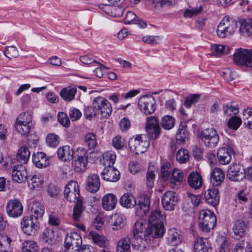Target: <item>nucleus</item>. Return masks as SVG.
Masks as SVG:
<instances>
[{
	"instance_id": "nucleus-17",
	"label": "nucleus",
	"mask_w": 252,
	"mask_h": 252,
	"mask_svg": "<svg viewBox=\"0 0 252 252\" xmlns=\"http://www.w3.org/2000/svg\"><path fill=\"white\" fill-rule=\"evenodd\" d=\"M145 233L147 237L149 236L153 238H158L162 237L164 233L163 223H148Z\"/></svg>"
},
{
	"instance_id": "nucleus-45",
	"label": "nucleus",
	"mask_w": 252,
	"mask_h": 252,
	"mask_svg": "<svg viewBox=\"0 0 252 252\" xmlns=\"http://www.w3.org/2000/svg\"><path fill=\"white\" fill-rule=\"evenodd\" d=\"M12 240L7 235L1 236L0 239V252H10L12 250Z\"/></svg>"
},
{
	"instance_id": "nucleus-19",
	"label": "nucleus",
	"mask_w": 252,
	"mask_h": 252,
	"mask_svg": "<svg viewBox=\"0 0 252 252\" xmlns=\"http://www.w3.org/2000/svg\"><path fill=\"white\" fill-rule=\"evenodd\" d=\"M28 176L26 167L22 165H17L13 166L12 170V178L13 180L19 183L25 181Z\"/></svg>"
},
{
	"instance_id": "nucleus-5",
	"label": "nucleus",
	"mask_w": 252,
	"mask_h": 252,
	"mask_svg": "<svg viewBox=\"0 0 252 252\" xmlns=\"http://www.w3.org/2000/svg\"><path fill=\"white\" fill-rule=\"evenodd\" d=\"M200 138L206 146L211 148L215 147L220 140L218 131L213 127L203 129L200 133Z\"/></svg>"
},
{
	"instance_id": "nucleus-60",
	"label": "nucleus",
	"mask_w": 252,
	"mask_h": 252,
	"mask_svg": "<svg viewBox=\"0 0 252 252\" xmlns=\"http://www.w3.org/2000/svg\"><path fill=\"white\" fill-rule=\"evenodd\" d=\"M242 120L240 118L235 116L230 118L228 121L227 125L229 128L237 130L242 124Z\"/></svg>"
},
{
	"instance_id": "nucleus-14",
	"label": "nucleus",
	"mask_w": 252,
	"mask_h": 252,
	"mask_svg": "<svg viewBox=\"0 0 252 252\" xmlns=\"http://www.w3.org/2000/svg\"><path fill=\"white\" fill-rule=\"evenodd\" d=\"M6 212L7 215L11 218H18L23 214V205L18 199H11L6 204Z\"/></svg>"
},
{
	"instance_id": "nucleus-64",
	"label": "nucleus",
	"mask_w": 252,
	"mask_h": 252,
	"mask_svg": "<svg viewBox=\"0 0 252 252\" xmlns=\"http://www.w3.org/2000/svg\"><path fill=\"white\" fill-rule=\"evenodd\" d=\"M220 75L224 80L231 81L236 76V72L229 68H225L221 71Z\"/></svg>"
},
{
	"instance_id": "nucleus-32",
	"label": "nucleus",
	"mask_w": 252,
	"mask_h": 252,
	"mask_svg": "<svg viewBox=\"0 0 252 252\" xmlns=\"http://www.w3.org/2000/svg\"><path fill=\"white\" fill-rule=\"evenodd\" d=\"M89 238L93 242L100 247H106L109 245V241L106 237L99 235L96 232L90 231L89 233Z\"/></svg>"
},
{
	"instance_id": "nucleus-61",
	"label": "nucleus",
	"mask_w": 252,
	"mask_h": 252,
	"mask_svg": "<svg viewBox=\"0 0 252 252\" xmlns=\"http://www.w3.org/2000/svg\"><path fill=\"white\" fill-rule=\"evenodd\" d=\"M142 41L150 44H158L161 41V37L158 35H146L142 38Z\"/></svg>"
},
{
	"instance_id": "nucleus-58",
	"label": "nucleus",
	"mask_w": 252,
	"mask_h": 252,
	"mask_svg": "<svg viewBox=\"0 0 252 252\" xmlns=\"http://www.w3.org/2000/svg\"><path fill=\"white\" fill-rule=\"evenodd\" d=\"M189 157L188 150L185 149H179L176 154V159L180 163L187 162L189 160Z\"/></svg>"
},
{
	"instance_id": "nucleus-16",
	"label": "nucleus",
	"mask_w": 252,
	"mask_h": 252,
	"mask_svg": "<svg viewBox=\"0 0 252 252\" xmlns=\"http://www.w3.org/2000/svg\"><path fill=\"white\" fill-rule=\"evenodd\" d=\"M244 168L241 164H232L227 171V176L232 181H240L244 178Z\"/></svg>"
},
{
	"instance_id": "nucleus-62",
	"label": "nucleus",
	"mask_w": 252,
	"mask_h": 252,
	"mask_svg": "<svg viewBox=\"0 0 252 252\" xmlns=\"http://www.w3.org/2000/svg\"><path fill=\"white\" fill-rule=\"evenodd\" d=\"M251 248V245L248 242L242 240L236 244L234 252H245L246 249L250 250Z\"/></svg>"
},
{
	"instance_id": "nucleus-44",
	"label": "nucleus",
	"mask_w": 252,
	"mask_h": 252,
	"mask_svg": "<svg viewBox=\"0 0 252 252\" xmlns=\"http://www.w3.org/2000/svg\"><path fill=\"white\" fill-rule=\"evenodd\" d=\"M117 252H130V240L128 237L121 239L117 243Z\"/></svg>"
},
{
	"instance_id": "nucleus-40",
	"label": "nucleus",
	"mask_w": 252,
	"mask_h": 252,
	"mask_svg": "<svg viewBox=\"0 0 252 252\" xmlns=\"http://www.w3.org/2000/svg\"><path fill=\"white\" fill-rule=\"evenodd\" d=\"M164 219L165 216L162 215L160 210H155L152 211L149 215L148 218V223H163V220Z\"/></svg>"
},
{
	"instance_id": "nucleus-20",
	"label": "nucleus",
	"mask_w": 252,
	"mask_h": 252,
	"mask_svg": "<svg viewBox=\"0 0 252 252\" xmlns=\"http://www.w3.org/2000/svg\"><path fill=\"white\" fill-rule=\"evenodd\" d=\"M101 175L104 180L116 182L119 179L120 173L113 166L105 167Z\"/></svg>"
},
{
	"instance_id": "nucleus-34",
	"label": "nucleus",
	"mask_w": 252,
	"mask_h": 252,
	"mask_svg": "<svg viewBox=\"0 0 252 252\" xmlns=\"http://www.w3.org/2000/svg\"><path fill=\"white\" fill-rule=\"evenodd\" d=\"M219 252H229L231 249V243L229 240L223 235H220L217 238Z\"/></svg>"
},
{
	"instance_id": "nucleus-36",
	"label": "nucleus",
	"mask_w": 252,
	"mask_h": 252,
	"mask_svg": "<svg viewBox=\"0 0 252 252\" xmlns=\"http://www.w3.org/2000/svg\"><path fill=\"white\" fill-rule=\"evenodd\" d=\"M239 23V31L242 34L245 36L252 34V19H242Z\"/></svg>"
},
{
	"instance_id": "nucleus-4",
	"label": "nucleus",
	"mask_w": 252,
	"mask_h": 252,
	"mask_svg": "<svg viewBox=\"0 0 252 252\" xmlns=\"http://www.w3.org/2000/svg\"><path fill=\"white\" fill-rule=\"evenodd\" d=\"M149 145L150 142L145 136L137 135L130 138L128 141L130 150L136 155L144 153Z\"/></svg>"
},
{
	"instance_id": "nucleus-55",
	"label": "nucleus",
	"mask_w": 252,
	"mask_h": 252,
	"mask_svg": "<svg viewBox=\"0 0 252 252\" xmlns=\"http://www.w3.org/2000/svg\"><path fill=\"white\" fill-rule=\"evenodd\" d=\"M60 142L59 135L54 133H51L46 136V144L50 147L56 148Z\"/></svg>"
},
{
	"instance_id": "nucleus-47",
	"label": "nucleus",
	"mask_w": 252,
	"mask_h": 252,
	"mask_svg": "<svg viewBox=\"0 0 252 252\" xmlns=\"http://www.w3.org/2000/svg\"><path fill=\"white\" fill-rule=\"evenodd\" d=\"M30 152L26 146H22L18 150L17 154V159L21 162L25 163L29 159Z\"/></svg>"
},
{
	"instance_id": "nucleus-26",
	"label": "nucleus",
	"mask_w": 252,
	"mask_h": 252,
	"mask_svg": "<svg viewBox=\"0 0 252 252\" xmlns=\"http://www.w3.org/2000/svg\"><path fill=\"white\" fill-rule=\"evenodd\" d=\"M204 197L209 204L215 206L220 201L219 190L217 188L213 187L205 192Z\"/></svg>"
},
{
	"instance_id": "nucleus-35",
	"label": "nucleus",
	"mask_w": 252,
	"mask_h": 252,
	"mask_svg": "<svg viewBox=\"0 0 252 252\" xmlns=\"http://www.w3.org/2000/svg\"><path fill=\"white\" fill-rule=\"evenodd\" d=\"M136 199L134 196L129 193H124L120 198V205L126 208H131L134 206Z\"/></svg>"
},
{
	"instance_id": "nucleus-9",
	"label": "nucleus",
	"mask_w": 252,
	"mask_h": 252,
	"mask_svg": "<svg viewBox=\"0 0 252 252\" xmlns=\"http://www.w3.org/2000/svg\"><path fill=\"white\" fill-rule=\"evenodd\" d=\"M20 225L23 232L28 236H35L39 228L37 220L29 216L24 217L21 220Z\"/></svg>"
},
{
	"instance_id": "nucleus-1",
	"label": "nucleus",
	"mask_w": 252,
	"mask_h": 252,
	"mask_svg": "<svg viewBox=\"0 0 252 252\" xmlns=\"http://www.w3.org/2000/svg\"><path fill=\"white\" fill-rule=\"evenodd\" d=\"M112 111V107L107 99L102 96L95 97L92 102V108L85 107L84 115L86 118L91 119L97 116L101 118L109 117Z\"/></svg>"
},
{
	"instance_id": "nucleus-63",
	"label": "nucleus",
	"mask_w": 252,
	"mask_h": 252,
	"mask_svg": "<svg viewBox=\"0 0 252 252\" xmlns=\"http://www.w3.org/2000/svg\"><path fill=\"white\" fill-rule=\"evenodd\" d=\"M199 96V94H193L186 97L184 103L185 106L187 108H190L193 104L197 101Z\"/></svg>"
},
{
	"instance_id": "nucleus-12",
	"label": "nucleus",
	"mask_w": 252,
	"mask_h": 252,
	"mask_svg": "<svg viewBox=\"0 0 252 252\" xmlns=\"http://www.w3.org/2000/svg\"><path fill=\"white\" fill-rule=\"evenodd\" d=\"M77 158L73 161L74 170L78 172H82L86 170L88 160V152L83 147H79L77 151Z\"/></svg>"
},
{
	"instance_id": "nucleus-51",
	"label": "nucleus",
	"mask_w": 252,
	"mask_h": 252,
	"mask_svg": "<svg viewBox=\"0 0 252 252\" xmlns=\"http://www.w3.org/2000/svg\"><path fill=\"white\" fill-rule=\"evenodd\" d=\"M189 133L186 128L183 126H180L176 135V140L179 144L184 143L188 139Z\"/></svg>"
},
{
	"instance_id": "nucleus-52",
	"label": "nucleus",
	"mask_w": 252,
	"mask_h": 252,
	"mask_svg": "<svg viewBox=\"0 0 252 252\" xmlns=\"http://www.w3.org/2000/svg\"><path fill=\"white\" fill-rule=\"evenodd\" d=\"M173 170L171 168V164L168 162H164L161 167V177L165 181L168 180L170 178Z\"/></svg>"
},
{
	"instance_id": "nucleus-10",
	"label": "nucleus",
	"mask_w": 252,
	"mask_h": 252,
	"mask_svg": "<svg viewBox=\"0 0 252 252\" xmlns=\"http://www.w3.org/2000/svg\"><path fill=\"white\" fill-rule=\"evenodd\" d=\"M150 198L148 195H140L137 197L134 206L135 215L139 217L145 216L150 210Z\"/></svg>"
},
{
	"instance_id": "nucleus-8",
	"label": "nucleus",
	"mask_w": 252,
	"mask_h": 252,
	"mask_svg": "<svg viewBox=\"0 0 252 252\" xmlns=\"http://www.w3.org/2000/svg\"><path fill=\"white\" fill-rule=\"evenodd\" d=\"M64 196L70 202L76 203L82 201L77 182L71 181L67 184L64 189Z\"/></svg>"
},
{
	"instance_id": "nucleus-43",
	"label": "nucleus",
	"mask_w": 252,
	"mask_h": 252,
	"mask_svg": "<svg viewBox=\"0 0 252 252\" xmlns=\"http://www.w3.org/2000/svg\"><path fill=\"white\" fill-rule=\"evenodd\" d=\"M84 142L89 149H94L97 145L96 135L94 132L87 133L84 136Z\"/></svg>"
},
{
	"instance_id": "nucleus-22",
	"label": "nucleus",
	"mask_w": 252,
	"mask_h": 252,
	"mask_svg": "<svg viewBox=\"0 0 252 252\" xmlns=\"http://www.w3.org/2000/svg\"><path fill=\"white\" fill-rule=\"evenodd\" d=\"M117 202V198L114 194L107 193L102 198V207L106 211H111L116 208Z\"/></svg>"
},
{
	"instance_id": "nucleus-23",
	"label": "nucleus",
	"mask_w": 252,
	"mask_h": 252,
	"mask_svg": "<svg viewBox=\"0 0 252 252\" xmlns=\"http://www.w3.org/2000/svg\"><path fill=\"white\" fill-rule=\"evenodd\" d=\"M184 176V174L181 170L174 168L169 179L170 187L172 189L179 188L183 182Z\"/></svg>"
},
{
	"instance_id": "nucleus-46",
	"label": "nucleus",
	"mask_w": 252,
	"mask_h": 252,
	"mask_svg": "<svg viewBox=\"0 0 252 252\" xmlns=\"http://www.w3.org/2000/svg\"><path fill=\"white\" fill-rule=\"evenodd\" d=\"M211 49L212 55L215 57H220L229 53V47L225 45H213Z\"/></svg>"
},
{
	"instance_id": "nucleus-30",
	"label": "nucleus",
	"mask_w": 252,
	"mask_h": 252,
	"mask_svg": "<svg viewBox=\"0 0 252 252\" xmlns=\"http://www.w3.org/2000/svg\"><path fill=\"white\" fill-rule=\"evenodd\" d=\"M57 153L59 158L63 161H69L73 158V151L68 145L59 147Z\"/></svg>"
},
{
	"instance_id": "nucleus-3",
	"label": "nucleus",
	"mask_w": 252,
	"mask_h": 252,
	"mask_svg": "<svg viewBox=\"0 0 252 252\" xmlns=\"http://www.w3.org/2000/svg\"><path fill=\"white\" fill-rule=\"evenodd\" d=\"M237 28V22L229 17H225L217 26V34L220 38H225L233 34Z\"/></svg>"
},
{
	"instance_id": "nucleus-56",
	"label": "nucleus",
	"mask_w": 252,
	"mask_h": 252,
	"mask_svg": "<svg viewBox=\"0 0 252 252\" xmlns=\"http://www.w3.org/2000/svg\"><path fill=\"white\" fill-rule=\"evenodd\" d=\"M243 119L246 126L252 129V108H248L243 111Z\"/></svg>"
},
{
	"instance_id": "nucleus-54",
	"label": "nucleus",
	"mask_w": 252,
	"mask_h": 252,
	"mask_svg": "<svg viewBox=\"0 0 252 252\" xmlns=\"http://www.w3.org/2000/svg\"><path fill=\"white\" fill-rule=\"evenodd\" d=\"M161 124L163 128L170 130L174 126L175 119L170 115H165L161 119Z\"/></svg>"
},
{
	"instance_id": "nucleus-38",
	"label": "nucleus",
	"mask_w": 252,
	"mask_h": 252,
	"mask_svg": "<svg viewBox=\"0 0 252 252\" xmlns=\"http://www.w3.org/2000/svg\"><path fill=\"white\" fill-rule=\"evenodd\" d=\"M146 228V224L143 223V220L142 219H139L136 221L133 228V234L135 238H142L144 236L146 237V233L144 231Z\"/></svg>"
},
{
	"instance_id": "nucleus-37",
	"label": "nucleus",
	"mask_w": 252,
	"mask_h": 252,
	"mask_svg": "<svg viewBox=\"0 0 252 252\" xmlns=\"http://www.w3.org/2000/svg\"><path fill=\"white\" fill-rule=\"evenodd\" d=\"M29 178L28 184L31 189H38L42 186L43 178L39 174L31 175Z\"/></svg>"
},
{
	"instance_id": "nucleus-57",
	"label": "nucleus",
	"mask_w": 252,
	"mask_h": 252,
	"mask_svg": "<svg viewBox=\"0 0 252 252\" xmlns=\"http://www.w3.org/2000/svg\"><path fill=\"white\" fill-rule=\"evenodd\" d=\"M41 238L47 244H52L55 241L54 231L51 229L45 230L41 235Z\"/></svg>"
},
{
	"instance_id": "nucleus-15",
	"label": "nucleus",
	"mask_w": 252,
	"mask_h": 252,
	"mask_svg": "<svg viewBox=\"0 0 252 252\" xmlns=\"http://www.w3.org/2000/svg\"><path fill=\"white\" fill-rule=\"evenodd\" d=\"M178 202V198L176 193L173 191L165 192L161 197V204L163 208L167 211L174 210Z\"/></svg>"
},
{
	"instance_id": "nucleus-18",
	"label": "nucleus",
	"mask_w": 252,
	"mask_h": 252,
	"mask_svg": "<svg viewBox=\"0 0 252 252\" xmlns=\"http://www.w3.org/2000/svg\"><path fill=\"white\" fill-rule=\"evenodd\" d=\"M165 239L167 245L177 246L181 243L182 240L181 232L175 228H170L167 232Z\"/></svg>"
},
{
	"instance_id": "nucleus-11",
	"label": "nucleus",
	"mask_w": 252,
	"mask_h": 252,
	"mask_svg": "<svg viewBox=\"0 0 252 252\" xmlns=\"http://www.w3.org/2000/svg\"><path fill=\"white\" fill-rule=\"evenodd\" d=\"M82 238L76 232L68 234L64 241V248L68 252H78L82 245Z\"/></svg>"
},
{
	"instance_id": "nucleus-25",
	"label": "nucleus",
	"mask_w": 252,
	"mask_h": 252,
	"mask_svg": "<svg viewBox=\"0 0 252 252\" xmlns=\"http://www.w3.org/2000/svg\"><path fill=\"white\" fill-rule=\"evenodd\" d=\"M232 152L230 148H219L217 152V158L219 163L222 165L228 164L231 161Z\"/></svg>"
},
{
	"instance_id": "nucleus-29",
	"label": "nucleus",
	"mask_w": 252,
	"mask_h": 252,
	"mask_svg": "<svg viewBox=\"0 0 252 252\" xmlns=\"http://www.w3.org/2000/svg\"><path fill=\"white\" fill-rule=\"evenodd\" d=\"M225 174L220 168H215L211 173V182L213 187L221 185L224 180Z\"/></svg>"
},
{
	"instance_id": "nucleus-48",
	"label": "nucleus",
	"mask_w": 252,
	"mask_h": 252,
	"mask_svg": "<svg viewBox=\"0 0 252 252\" xmlns=\"http://www.w3.org/2000/svg\"><path fill=\"white\" fill-rule=\"evenodd\" d=\"M223 111L224 116L226 117L236 115L239 112L237 105L232 102H228L224 104L223 106Z\"/></svg>"
},
{
	"instance_id": "nucleus-49",
	"label": "nucleus",
	"mask_w": 252,
	"mask_h": 252,
	"mask_svg": "<svg viewBox=\"0 0 252 252\" xmlns=\"http://www.w3.org/2000/svg\"><path fill=\"white\" fill-rule=\"evenodd\" d=\"M38 246L33 240L24 241L22 246V252H37Z\"/></svg>"
},
{
	"instance_id": "nucleus-21",
	"label": "nucleus",
	"mask_w": 252,
	"mask_h": 252,
	"mask_svg": "<svg viewBox=\"0 0 252 252\" xmlns=\"http://www.w3.org/2000/svg\"><path fill=\"white\" fill-rule=\"evenodd\" d=\"M32 158L33 163L37 168H43L49 165V158L43 152H38L34 153Z\"/></svg>"
},
{
	"instance_id": "nucleus-7",
	"label": "nucleus",
	"mask_w": 252,
	"mask_h": 252,
	"mask_svg": "<svg viewBox=\"0 0 252 252\" xmlns=\"http://www.w3.org/2000/svg\"><path fill=\"white\" fill-rule=\"evenodd\" d=\"M233 61L238 65L252 67V50L237 49L233 54Z\"/></svg>"
},
{
	"instance_id": "nucleus-42",
	"label": "nucleus",
	"mask_w": 252,
	"mask_h": 252,
	"mask_svg": "<svg viewBox=\"0 0 252 252\" xmlns=\"http://www.w3.org/2000/svg\"><path fill=\"white\" fill-rule=\"evenodd\" d=\"M116 156L114 152L109 151L102 155L101 163L105 167L113 166L116 160Z\"/></svg>"
},
{
	"instance_id": "nucleus-6",
	"label": "nucleus",
	"mask_w": 252,
	"mask_h": 252,
	"mask_svg": "<svg viewBox=\"0 0 252 252\" xmlns=\"http://www.w3.org/2000/svg\"><path fill=\"white\" fill-rule=\"evenodd\" d=\"M138 107L140 111L145 115H150L156 111V102L154 96L144 95L139 97Z\"/></svg>"
},
{
	"instance_id": "nucleus-39",
	"label": "nucleus",
	"mask_w": 252,
	"mask_h": 252,
	"mask_svg": "<svg viewBox=\"0 0 252 252\" xmlns=\"http://www.w3.org/2000/svg\"><path fill=\"white\" fill-rule=\"evenodd\" d=\"M157 171V168L155 166H149L148 168L145 183L147 187L149 189H152L154 187Z\"/></svg>"
},
{
	"instance_id": "nucleus-13",
	"label": "nucleus",
	"mask_w": 252,
	"mask_h": 252,
	"mask_svg": "<svg viewBox=\"0 0 252 252\" xmlns=\"http://www.w3.org/2000/svg\"><path fill=\"white\" fill-rule=\"evenodd\" d=\"M145 130L151 139H157L161 132L158 118L154 116L148 117L145 124Z\"/></svg>"
},
{
	"instance_id": "nucleus-41",
	"label": "nucleus",
	"mask_w": 252,
	"mask_h": 252,
	"mask_svg": "<svg viewBox=\"0 0 252 252\" xmlns=\"http://www.w3.org/2000/svg\"><path fill=\"white\" fill-rule=\"evenodd\" d=\"M246 228L247 226L245 222L239 220L235 221L233 226V231L236 236L242 238L245 234Z\"/></svg>"
},
{
	"instance_id": "nucleus-59",
	"label": "nucleus",
	"mask_w": 252,
	"mask_h": 252,
	"mask_svg": "<svg viewBox=\"0 0 252 252\" xmlns=\"http://www.w3.org/2000/svg\"><path fill=\"white\" fill-rule=\"evenodd\" d=\"M75 204L72 217L74 220L78 221L80 220L83 213L82 201L78 202V203Z\"/></svg>"
},
{
	"instance_id": "nucleus-31",
	"label": "nucleus",
	"mask_w": 252,
	"mask_h": 252,
	"mask_svg": "<svg viewBox=\"0 0 252 252\" xmlns=\"http://www.w3.org/2000/svg\"><path fill=\"white\" fill-rule=\"evenodd\" d=\"M188 182L190 187L194 189L200 188L203 183L201 175L196 172H192L189 174Z\"/></svg>"
},
{
	"instance_id": "nucleus-53",
	"label": "nucleus",
	"mask_w": 252,
	"mask_h": 252,
	"mask_svg": "<svg viewBox=\"0 0 252 252\" xmlns=\"http://www.w3.org/2000/svg\"><path fill=\"white\" fill-rule=\"evenodd\" d=\"M15 127L16 131L21 135H27L30 131L32 127V125L25 124L23 122H16L15 123Z\"/></svg>"
},
{
	"instance_id": "nucleus-24",
	"label": "nucleus",
	"mask_w": 252,
	"mask_h": 252,
	"mask_svg": "<svg viewBox=\"0 0 252 252\" xmlns=\"http://www.w3.org/2000/svg\"><path fill=\"white\" fill-rule=\"evenodd\" d=\"M30 217L37 220L42 218L45 213L44 206L39 202L33 201L29 205Z\"/></svg>"
},
{
	"instance_id": "nucleus-2",
	"label": "nucleus",
	"mask_w": 252,
	"mask_h": 252,
	"mask_svg": "<svg viewBox=\"0 0 252 252\" xmlns=\"http://www.w3.org/2000/svg\"><path fill=\"white\" fill-rule=\"evenodd\" d=\"M217 223V219L214 213L209 210H203L199 212L198 225L199 228L205 232L213 229Z\"/></svg>"
},
{
	"instance_id": "nucleus-27",
	"label": "nucleus",
	"mask_w": 252,
	"mask_h": 252,
	"mask_svg": "<svg viewBox=\"0 0 252 252\" xmlns=\"http://www.w3.org/2000/svg\"><path fill=\"white\" fill-rule=\"evenodd\" d=\"M126 223V217L123 214L116 213L111 216V225L113 230L121 229L124 227Z\"/></svg>"
},
{
	"instance_id": "nucleus-28",
	"label": "nucleus",
	"mask_w": 252,
	"mask_h": 252,
	"mask_svg": "<svg viewBox=\"0 0 252 252\" xmlns=\"http://www.w3.org/2000/svg\"><path fill=\"white\" fill-rule=\"evenodd\" d=\"M100 186V179L98 175L91 174L88 176L86 182V189L88 191L96 192L99 190Z\"/></svg>"
},
{
	"instance_id": "nucleus-33",
	"label": "nucleus",
	"mask_w": 252,
	"mask_h": 252,
	"mask_svg": "<svg viewBox=\"0 0 252 252\" xmlns=\"http://www.w3.org/2000/svg\"><path fill=\"white\" fill-rule=\"evenodd\" d=\"M77 89L75 87L69 86L62 89L60 94L65 101H71L75 98Z\"/></svg>"
},
{
	"instance_id": "nucleus-50",
	"label": "nucleus",
	"mask_w": 252,
	"mask_h": 252,
	"mask_svg": "<svg viewBox=\"0 0 252 252\" xmlns=\"http://www.w3.org/2000/svg\"><path fill=\"white\" fill-rule=\"evenodd\" d=\"M206 242L207 240L204 238L199 237L197 238L194 243V252H207Z\"/></svg>"
}]
</instances>
